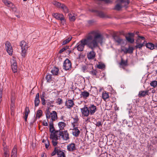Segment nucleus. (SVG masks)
I'll return each instance as SVG.
<instances>
[{
  "mask_svg": "<svg viewBox=\"0 0 157 157\" xmlns=\"http://www.w3.org/2000/svg\"><path fill=\"white\" fill-rule=\"evenodd\" d=\"M103 39V36L101 34L97 31H93L89 33L85 38L80 40L75 48L78 51L82 52L86 45L89 48L93 49L98 46L99 43H102Z\"/></svg>",
  "mask_w": 157,
  "mask_h": 157,
  "instance_id": "nucleus-1",
  "label": "nucleus"
},
{
  "mask_svg": "<svg viewBox=\"0 0 157 157\" xmlns=\"http://www.w3.org/2000/svg\"><path fill=\"white\" fill-rule=\"evenodd\" d=\"M20 45L21 48V55L24 57L26 55V51L29 46L28 44L24 41L20 42Z\"/></svg>",
  "mask_w": 157,
  "mask_h": 157,
  "instance_id": "nucleus-2",
  "label": "nucleus"
},
{
  "mask_svg": "<svg viewBox=\"0 0 157 157\" xmlns=\"http://www.w3.org/2000/svg\"><path fill=\"white\" fill-rule=\"evenodd\" d=\"M52 15L57 20L60 21L63 24L65 23V18L62 14L59 13H53Z\"/></svg>",
  "mask_w": 157,
  "mask_h": 157,
  "instance_id": "nucleus-3",
  "label": "nucleus"
},
{
  "mask_svg": "<svg viewBox=\"0 0 157 157\" xmlns=\"http://www.w3.org/2000/svg\"><path fill=\"white\" fill-rule=\"evenodd\" d=\"M57 132L59 133V136H61V139L65 140H67L69 139V134L67 130L64 131H59Z\"/></svg>",
  "mask_w": 157,
  "mask_h": 157,
  "instance_id": "nucleus-4",
  "label": "nucleus"
},
{
  "mask_svg": "<svg viewBox=\"0 0 157 157\" xmlns=\"http://www.w3.org/2000/svg\"><path fill=\"white\" fill-rule=\"evenodd\" d=\"M71 61L68 59H66L63 62V69L66 70H67L71 69Z\"/></svg>",
  "mask_w": 157,
  "mask_h": 157,
  "instance_id": "nucleus-5",
  "label": "nucleus"
},
{
  "mask_svg": "<svg viewBox=\"0 0 157 157\" xmlns=\"http://www.w3.org/2000/svg\"><path fill=\"white\" fill-rule=\"evenodd\" d=\"M87 107L90 115H94L97 110L96 106L93 104H90Z\"/></svg>",
  "mask_w": 157,
  "mask_h": 157,
  "instance_id": "nucleus-6",
  "label": "nucleus"
},
{
  "mask_svg": "<svg viewBox=\"0 0 157 157\" xmlns=\"http://www.w3.org/2000/svg\"><path fill=\"white\" fill-rule=\"evenodd\" d=\"M5 45L7 53L10 55L12 56L13 53V49L10 43L7 41Z\"/></svg>",
  "mask_w": 157,
  "mask_h": 157,
  "instance_id": "nucleus-7",
  "label": "nucleus"
},
{
  "mask_svg": "<svg viewBox=\"0 0 157 157\" xmlns=\"http://www.w3.org/2000/svg\"><path fill=\"white\" fill-rule=\"evenodd\" d=\"M134 34L132 33H128L125 36L127 40L129 43H133L134 42V40L133 38Z\"/></svg>",
  "mask_w": 157,
  "mask_h": 157,
  "instance_id": "nucleus-8",
  "label": "nucleus"
},
{
  "mask_svg": "<svg viewBox=\"0 0 157 157\" xmlns=\"http://www.w3.org/2000/svg\"><path fill=\"white\" fill-rule=\"evenodd\" d=\"M82 114L85 117H88L90 114L87 105H85L83 108L81 109Z\"/></svg>",
  "mask_w": 157,
  "mask_h": 157,
  "instance_id": "nucleus-9",
  "label": "nucleus"
},
{
  "mask_svg": "<svg viewBox=\"0 0 157 157\" xmlns=\"http://www.w3.org/2000/svg\"><path fill=\"white\" fill-rule=\"evenodd\" d=\"M75 105L74 101L72 99L67 100L65 105L67 109H70Z\"/></svg>",
  "mask_w": 157,
  "mask_h": 157,
  "instance_id": "nucleus-10",
  "label": "nucleus"
},
{
  "mask_svg": "<svg viewBox=\"0 0 157 157\" xmlns=\"http://www.w3.org/2000/svg\"><path fill=\"white\" fill-rule=\"evenodd\" d=\"M94 48L91 49L92 51L88 52L87 54V58L89 59H93L96 56V53L94 51Z\"/></svg>",
  "mask_w": 157,
  "mask_h": 157,
  "instance_id": "nucleus-11",
  "label": "nucleus"
},
{
  "mask_svg": "<svg viewBox=\"0 0 157 157\" xmlns=\"http://www.w3.org/2000/svg\"><path fill=\"white\" fill-rule=\"evenodd\" d=\"M58 131H57L55 132H52L50 135V138L52 140H58L60 138L59 136H58L59 133L57 132Z\"/></svg>",
  "mask_w": 157,
  "mask_h": 157,
  "instance_id": "nucleus-12",
  "label": "nucleus"
},
{
  "mask_svg": "<svg viewBox=\"0 0 157 157\" xmlns=\"http://www.w3.org/2000/svg\"><path fill=\"white\" fill-rule=\"evenodd\" d=\"M67 149L68 151H74L76 149V148L75 146V144L73 143L69 144L67 146Z\"/></svg>",
  "mask_w": 157,
  "mask_h": 157,
  "instance_id": "nucleus-13",
  "label": "nucleus"
},
{
  "mask_svg": "<svg viewBox=\"0 0 157 157\" xmlns=\"http://www.w3.org/2000/svg\"><path fill=\"white\" fill-rule=\"evenodd\" d=\"M40 94L39 93H37L36 96L34 100L35 106L37 107L39 106L40 102Z\"/></svg>",
  "mask_w": 157,
  "mask_h": 157,
  "instance_id": "nucleus-14",
  "label": "nucleus"
},
{
  "mask_svg": "<svg viewBox=\"0 0 157 157\" xmlns=\"http://www.w3.org/2000/svg\"><path fill=\"white\" fill-rule=\"evenodd\" d=\"M50 117L51 118L52 122L55 121L57 119V115L56 112L55 111H53L51 112L50 115Z\"/></svg>",
  "mask_w": 157,
  "mask_h": 157,
  "instance_id": "nucleus-15",
  "label": "nucleus"
},
{
  "mask_svg": "<svg viewBox=\"0 0 157 157\" xmlns=\"http://www.w3.org/2000/svg\"><path fill=\"white\" fill-rule=\"evenodd\" d=\"M113 39L115 42L117 43L118 45L121 44L123 41V39L119 36H113Z\"/></svg>",
  "mask_w": 157,
  "mask_h": 157,
  "instance_id": "nucleus-16",
  "label": "nucleus"
},
{
  "mask_svg": "<svg viewBox=\"0 0 157 157\" xmlns=\"http://www.w3.org/2000/svg\"><path fill=\"white\" fill-rule=\"evenodd\" d=\"M92 11L95 12L97 15L103 18L105 16V14L102 11L95 10H93Z\"/></svg>",
  "mask_w": 157,
  "mask_h": 157,
  "instance_id": "nucleus-17",
  "label": "nucleus"
},
{
  "mask_svg": "<svg viewBox=\"0 0 157 157\" xmlns=\"http://www.w3.org/2000/svg\"><path fill=\"white\" fill-rule=\"evenodd\" d=\"M148 90L140 91L138 94V97L139 98L144 97L146 95H148Z\"/></svg>",
  "mask_w": 157,
  "mask_h": 157,
  "instance_id": "nucleus-18",
  "label": "nucleus"
},
{
  "mask_svg": "<svg viewBox=\"0 0 157 157\" xmlns=\"http://www.w3.org/2000/svg\"><path fill=\"white\" fill-rule=\"evenodd\" d=\"M74 127V128L73 129L72 134L73 136L75 137H77L78 136L80 133V131L78 129L77 127Z\"/></svg>",
  "mask_w": 157,
  "mask_h": 157,
  "instance_id": "nucleus-19",
  "label": "nucleus"
},
{
  "mask_svg": "<svg viewBox=\"0 0 157 157\" xmlns=\"http://www.w3.org/2000/svg\"><path fill=\"white\" fill-rule=\"evenodd\" d=\"M80 95L82 96L84 99H86L89 97L90 93L86 91H84L81 92Z\"/></svg>",
  "mask_w": 157,
  "mask_h": 157,
  "instance_id": "nucleus-20",
  "label": "nucleus"
},
{
  "mask_svg": "<svg viewBox=\"0 0 157 157\" xmlns=\"http://www.w3.org/2000/svg\"><path fill=\"white\" fill-rule=\"evenodd\" d=\"M73 119V122L72 123V124L73 126V127H75V126L78 125V121L79 119L78 116H75L74 117H72Z\"/></svg>",
  "mask_w": 157,
  "mask_h": 157,
  "instance_id": "nucleus-21",
  "label": "nucleus"
},
{
  "mask_svg": "<svg viewBox=\"0 0 157 157\" xmlns=\"http://www.w3.org/2000/svg\"><path fill=\"white\" fill-rule=\"evenodd\" d=\"M30 111L29 110V108L28 107H26L25 109V117L24 119L25 121H27V119L28 117L29 113Z\"/></svg>",
  "mask_w": 157,
  "mask_h": 157,
  "instance_id": "nucleus-22",
  "label": "nucleus"
},
{
  "mask_svg": "<svg viewBox=\"0 0 157 157\" xmlns=\"http://www.w3.org/2000/svg\"><path fill=\"white\" fill-rule=\"evenodd\" d=\"M133 50L134 48L133 47L129 46L128 48H126L125 50L124 51V52L125 53H128L131 54L132 53Z\"/></svg>",
  "mask_w": 157,
  "mask_h": 157,
  "instance_id": "nucleus-23",
  "label": "nucleus"
},
{
  "mask_svg": "<svg viewBox=\"0 0 157 157\" xmlns=\"http://www.w3.org/2000/svg\"><path fill=\"white\" fill-rule=\"evenodd\" d=\"M145 42V41L144 40V42L143 43H140L139 42L136 41V45L135 46V47L136 48H139L140 50L141 49L142 47L144 46V44Z\"/></svg>",
  "mask_w": 157,
  "mask_h": 157,
  "instance_id": "nucleus-24",
  "label": "nucleus"
},
{
  "mask_svg": "<svg viewBox=\"0 0 157 157\" xmlns=\"http://www.w3.org/2000/svg\"><path fill=\"white\" fill-rule=\"evenodd\" d=\"M146 46L147 48L151 50H153L155 49V45L151 43H147L146 44Z\"/></svg>",
  "mask_w": 157,
  "mask_h": 157,
  "instance_id": "nucleus-25",
  "label": "nucleus"
},
{
  "mask_svg": "<svg viewBox=\"0 0 157 157\" xmlns=\"http://www.w3.org/2000/svg\"><path fill=\"white\" fill-rule=\"evenodd\" d=\"M59 69L56 67H54L51 72L54 75H57L58 74Z\"/></svg>",
  "mask_w": 157,
  "mask_h": 157,
  "instance_id": "nucleus-26",
  "label": "nucleus"
},
{
  "mask_svg": "<svg viewBox=\"0 0 157 157\" xmlns=\"http://www.w3.org/2000/svg\"><path fill=\"white\" fill-rule=\"evenodd\" d=\"M58 125L60 130H61L64 129V128L66 125V124L64 122H60L58 123Z\"/></svg>",
  "mask_w": 157,
  "mask_h": 157,
  "instance_id": "nucleus-27",
  "label": "nucleus"
},
{
  "mask_svg": "<svg viewBox=\"0 0 157 157\" xmlns=\"http://www.w3.org/2000/svg\"><path fill=\"white\" fill-rule=\"evenodd\" d=\"M102 97L104 101H106L109 97L108 93L106 91L103 92L102 94Z\"/></svg>",
  "mask_w": 157,
  "mask_h": 157,
  "instance_id": "nucleus-28",
  "label": "nucleus"
},
{
  "mask_svg": "<svg viewBox=\"0 0 157 157\" xmlns=\"http://www.w3.org/2000/svg\"><path fill=\"white\" fill-rule=\"evenodd\" d=\"M4 153L2 157H9L10 154L9 153V151L6 148H4Z\"/></svg>",
  "mask_w": 157,
  "mask_h": 157,
  "instance_id": "nucleus-29",
  "label": "nucleus"
},
{
  "mask_svg": "<svg viewBox=\"0 0 157 157\" xmlns=\"http://www.w3.org/2000/svg\"><path fill=\"white\" fill-rule=\"evenodd\" d=\"M17 149L15 147L13 148L12 150L11 157H17Z\"/></svg>",
  "mask_w": 157,
  "mask_h": 157,
  "instance_id": "nucleus-30",
  "label": "nucleus"
},
{
  "mask_svg": "<svg viewBox=\"0 0 157 157\" xmlns=\"http://www.w3.org/2000/svg\"><path fill=\"white\" fill-rule=\"evenodd\" d=\"M8 7L12 9V10L14 11H16V9L15 7V6L13 4V3L10 2L8 5L7 6Z\"/></svg>",
  "mask_w": 157,
  "mask_h": 157,
  "instance_id": "nucleus-31",
  "label": "nucleus"
},
{
  "mask_svg": "<svg viewBox=\"0 0 157 157\" xmlns=\"http://www.w3.org/2000/svg\"><path fill=\"white\" fill-rule=\"evenodd\" d=\"M51 113L50 112L49 110V108L45 111L46 117L47 120L50 118Z\"/></svg>",
  "mask_w": 157,
  "mask_h": 157,
  "instance_id": "nucleus-32",
  "label": "nucleus"
},
{
  "mask_svg": "<svg viewBox=\"0 0 157 157\" xmlns=\"http://www.w3.org/2000/svg\"><path fill=\"white\" fill-rule=\"evenodd\" d=\"M65 13H67L69 12V10L67 7L64 5L62 4L61 8Z\"/></svg>",
  "mask_w": 157,
  "mask_h": 157,
  "instance_id": "nucleus-33",
  "label": "nucleus"
},
{
  "mask_svg": "<svg viewBox=\"0 0 157 157\" xmlns=\"http://www.w3.org/2000/svg\"><path fill=\"white\" fill-rule=\"evenodd\" d=\"M89 66L88 65H83L81 67V69L84 72L88 71Z\"/></svg>",
  "mask_w": 157,
  "mask_h": 157,
  "instance_id": "nucleus-34",
  "label": "nucleus"
},
{
  "mask_svg": "<svg viewBox=\"0 0 157 157\" xmlns=\"http://www.w3.org/2000/svg\"><path fill=\"white\" fill-rule=\"evenodd\" d=\"M43 112L41 110H38L36 113V118H40L42 116Z\"/></svg>",
  "mask_w": 157,
  "mask_h": 157,
  "instance_id": "nucleus-35",
  "label": "nucleus"
},
{
  "mask_svg": "<svg viewBox=\"0 0 157 157\" xmlns=\"http://www.w3.org/2000/svg\"><path fill=\"white\" fill-rule=\"evenodd\" d=\"M57 155L58 156V157H65V155L64 152L59 149L58 151Z\"/></svg>",
  "mask_w": 157,
  "mask_h": 157,
  "instance_id": "nucleus-36",
  "label": "nucleus"
},
{
  "mask_svg": "<svg viewBox=\"0 0 157 157\" xmlns=\"http://www.w3.org/2000/svg\"><path fill=\"white\" fill-rule=\"evenodd\" d=\"M52 75L49 74H47L46 76V80H47V82H50L52 81Z\"/></svg>",
  "mask_w": 157,
  "mask_h": 157,
  "instance_id": "nucleus-37",
  "label": "nucleus"
},
{
  "mask_svg": "<svg viewBox=\"0 0 157 157\" xmlns=\"http://www.w3.org/2000/svg\"><path fill=\"white\" fill-rule=\"evenodd\" d=\"M49 130L50 132L52 133L55 130V128L53 126V124L52 122H51L49 124Z\"/></svg>",
  "mask_w": 157,
  "mask_h": 157,
  "instance_id": "nucleus-38",
  "label": "nucleus"
},
{
  "mask_svg": "<svg viewBox=\"0 0 157 157\" xmlns=\"http://www.w3.org/2000/svg\"><path fill=\"white\" fill-rule=\"evenodd\" d=\"M120 65H121L122 66H126L128 65V62L127 61H124V60L123 59H121V62H120Z\"/></svg>",
  "mask_w": 157,
  "mask_h": 157,
  "instance_id": "nucleus-39",
  "label": "nucleus"
},
{
  "mask_svg": "<svg viewBox=\"0 0 157 157\" xmlns=\"http://www.w3.org/2000/svg\"><path fill=\"white\" fill-rule=\"evenodd\" d=\"M72 37H69L63 41L62 43V45H65L68 43L71 40Z\"/></svg>",
  "mask_w": 157,
  "mask_h": 157,
  "instance_id": "nucleus-40",
  "label": "nucleus"
},
{
  "mask_svg": "<svg viewBox=\"0 0 157 157\" xmlns=\"http://www.w3.org/2000/svg\"><path fill=\"white\" fill-rule=\"evenodd\" d=\"M122 8L121 4H117L115 6L114 9L117 10H120Z\"/></svg>",
  "mask_w": 157,
  "mask_h": 157,
  "instance_id": "nucleus-41",
  "label": "nucleus"
},
{
  "mask_svg": "<svg viewBox=\"0 0 157 157\" xmlns=\"http://www.w3.org/2000/svg\"><path fill=\"white\" fill-rule=\"evenodd\" d=\"M69 19L71 21H74L75 19V17L74 15H72L71 13H69L68 15Z\"/></svg>",
  "mask_w": 157,
  "mask_h": 157,
  "instance_id": "nucleus-42",
  "label": "nucleus"
},
{
  "mask_svg": "<svg viewBox=\"0 0 157 157\" xmlns=\"http://www.w3.org/2000/svg\"><path fill=\"white\" fill-rule=\"evenodd\" d=\"M59 150V149L58 148L55 147L54 151L51 153V155L53 156L55 155L56 154H57Z\"/></svg>",
  "mask_w": 157,
  "mask_h": 157,
  "instance_id": "nucleus-43",
  "label": "nucleus"
},
{
  "mask_svg": "<svg viewBox=\"0 0 157 157\" xmlns=\"http://www.w3.org/2000/svg\"><path fill=\"white\" fill-rule=\"evenodd\" d=\"M103 121H96V123L95 124L96 126L97 127H100V126H101L103 123Z\"/></svg>",
  "mask_w": 157,
  "mask_h": 157,
  "instance_id": "nucleus-44",
  "label": "nucleus"
},
{
  "mask_svg": "<svg viewBox=\"0 0 157 157\" xmlns=\"http://www.w3.org/2000/svg\"><path fill=\"white\" fill-rule=\"evenodd\" d=\"M150 85L154 88H155L157 86V81H152L150 83Z\"/></svg>",
  "mask_w": 157,
  "mask_h": 157,
  "instance_id": "nucleus-45",
  "label": "nucleus"
},
{
  "mask_svg": "<svg viewBox=\"0 0 157 157\" xmlns=\"http://www.w3.org/2000/svg\"><path fill=\"white\" fill-rule=\"evenodd\" d=\"M53 101H50L49 100H48L46 101V103L48 106H50L53 107V105H51L54 102Z\"/></svg>",
  "mask_w": 157,
  "mask_h": 157,
  "instance_id": "nucleus-46",
  "label": "nucleus"
},
{
  "mask_svg": "<svg viewBox=\"0 0 157 157\" xmlns=\"http://www.w3.org/2000/svg\"><path fill=\"white\" fill-rule=\"evenodd\" d=\"M93 76H96L97 74V71L95 70L90 71L89 72Z\"/></svg>",
  "mask_w": 157,
  "mask_h": 157,
  "instance_id": "nucleus-47",
  "label": "nucleus"
},
{
  "mask_svg": "<svg viewBox=\"0 0 157 157\" xmlns=\"http://www.w3.org/2000/svg\"><path fill=\"white\" fill-rule=\"evenodd\" d=\"M11 66H17L16 62L14 59H12L11 61Z\"/></svg>",
  "mask_w": 157,
  "mask_h": 157,
  "instance_id": "nucleus-48",
  "label": "nucleus"
},
{
  "mask_svg": "<svg viewBox=\"0 0 157 157\" xmlns=\"http://www.w3.org/2000/svg\"><path fill=\"white\" fill-rule=\"evenodd\" d=\"M54 4L57 7L61 8L62 4H61L59 2H55L54 3Z\"/></svg>",
  "mask_w": 157,
  "mask_h": 157,
  "instance_id": "nucleus-49",
  "label": "nucleus"
},
{
  "mask_svg": "<svg viewBox=\"0 0 157 157\" xmlns=\"http://www.w3.org/2000/svg\"><path fill=\"white\" fill-rule=\"evenodd\" d=\"M68 46H66L65 47L63 48L62 49L60 50L59 52L60 53H61L63 52H64V51L66 50V49H68Z\"/></svg>",
  "mask_w": 157,
  "mask_h": 157,
  "instance_id": "nucleus-50",
  "label": "nucleus"
},
{
  "mask_svg": "<svg viewBox=\"0 0 157 157\" xmlns=\"http://www.w3.org/2000/svg\"><path fill=\"white\" fill-rule=\"evenodd\" d=\"M138 39L136 41H137L138 42H141V41H140V39H141L143 40H144L145 39V38L144 36H138Z\"/></svg>",
  "mask_w": 157,
  "mask_h": 157,
  "instance_id": "nucleus-51",
  "label": "nucleus"
},
{
  "mask_svg": "<svg viewBox=\"0 0 157 157\" xmlns=\"http://www.w3.org/2000/svg\"><path fill=\"white\" fill-rule=\"evenodd\" d=\"M62 99L61 98H58L56 101V103H58V104L59 105H60L62 103Z\"/></svg>",
  "mask_w": 157,
  "mask_h": 157,
  "instance_id": "nucleus-52",
  "label": "nucleus"
},
{
  "mask_svg": "<svg viewBox=\"0 0 157 157\" xmlns=\"http://www.w3.org/2000/svg\"><path fill=\"white\" fill-rule=\"evenodd\" d=\"M13 72L14 73L17 72V66H11Z\"/></svg>",
  "mask_w": 157,
  "mask_h": 157,
  "instance_id": "nucleus-53",
  "label": "nucleus"
},
{
  "mask_svg": "<svg viewBox=\"0 0 157 157\" xmlns=\"http://www.w3.org/2000/svg\"><path fill=\"white\" fill-rule=\"evenodd\" d=\"M97 67L99 69H102L105 67V65L103 64H99L98 65Z\"/></svg>",
  "mask_w": 157,
  "mask_h": 157,
  "instance_id": "nucleus-54",
  "label": "nucleus"
},
{
  "mask_svg": "<svg viewBox=\"0 0 157 157\" xmlns=\"http://www.w3.org/2000/svg\"><path fill=\"white\" fill-rule=\"evenodd\" d=\"M57 140H52V143L53 145L54 146H56L58 144V142L57 141Z\"/></svg>",
  "mask_w": 157,
  "mask_h": 157,
  "instance_id": "nucleus-55",
  "label": "nucleus"
},
{
  "mask_svg": "<svg viewBox=\"0 0 157 157\" xmlns=\"http://www.w3.org/2000/svg\"><path fill=\"white\" fill-rule=\"evenodd\" d=\"M41 101V104L43 105H45L46 104V102L45 100V99L44 98H40Z\"/></svg>",
  "mask_w": 157,
  "mask_h": 157,
  "instance_id": "nucleus-56",
  "label": "nucleus"
},
{
  "mask_svg": "<svg viewBox=\"0 0 157 157\" xmlns=\"http://www.w3.org/2000/svg\"><path fill=\"white\" fill-rule=\"evenodd\" d=\"M45 147L48 148L49 146V143L48 140H47L46 141H45Z\"/></svg>",
  "mask_w": 157,
  "mask_h": 157,
  "instance_id": "nucleus-57",
  "label": "nucleus"
},
{
  "mask_svg": "<svg viewBox=\"0 0 157 157\" xmlns=\"http://www.w3.org/2000/svg\"><path fill=\"white\" fill-rule=\"evenodd\" d=\"M4 4L6 6L9 4L10 1H8L7 0H2Z\"/></svg>",
  "mask_w": 157,
  "mask_h": 157,
  "instance_id": "nucleus-58",
  "label": "nucleus"
},
{
  "mask_svg": "<svg viewBox=\"0 0 157 157\" xmlns=\"http://www.w3.org/2000/svg\"><path fill=\"white\" fill-rule=\"evenodd\" d=\"M46 95V93L45 92L42 93V94L40 95V98H44Z\"/></svg>",
  "mask_w": 157,
  "mask_h": 157,
  "instance_id": "nucleus-59",
  "label": "nucleus"
},
{
  "mask_svg": "<svg viewBox=\"0 0 157 157\" xmlns=\"http://www.w3.org/2000/svg\"><path fill=\"white\" fill-rule=\"evenodd\" d=\"M43 125L44 126H48V124L46 121H44L43 122Z\"/></svg>",
  "mask_w": 157,
  "mask_h": 157,
  "instance_id": "nucleus-60",
  "label": "nucleus"
},
{
  "mask_svg": "<svg viewBox=\"0 0 157 157\" xmlns=\"http://www.w3.org/2000/svg\"><path fill=\"white\" fill-rule=\"evenodd\" d=\"M119 1L121 3L125 2V0H119Z\"/></svg>",
  "mask_w": 157,
  "mask_h": 157,
  "instance_id": "nucleus-61",
  "label": "nucleus"
},
{
  "mask_svg": "<svg viewBox=\"0 0 157 157\" xmlns=\"http://www.w3.org/2000/svg\"><path fill=\"white\" fill-rule=\"evenodd\" d=\"M155 48L157 50V43H156L155 45Z\"/></svg>",
  "mask_w": 157,
  "mask_h": 157,
  "instance_id": "nucleus-62",
  "label": "nucleus"
},
{
  "mask_svg": "<svg viewBox=\"0 0 157 157\" xmlns=\"http://www.w3.org/2000/svg\"><path fill=\"white\" fill-rule=\"evenodd\" d=\"M71 50H67V53H68V54H70V53H71Z\"/></svg>",
  "mask_w": 157,
  "mask_h": 157,
  "instance_id": "nucleus-63",
  "label": "nucleus"
},
{
  "mask_svg": "<svg viewBox=\"0 0 157 157\" xmlns=\"http://www.w3.org/2000/svg\"><path fill=\"white\" fill-rule=\"evenodd\" d=\"M11 107V109L12 110H13V105L12 104L11 105V107Z\"/></svg>",
  "mask_w": 157,
  "mask_h": 157,
  "instance_id": "nucleus-64",
  "label": "nucleus"
}]
</instances>
